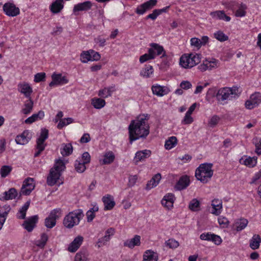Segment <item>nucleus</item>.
Segmentation results:
<instances>
[{
  "mask_svg": "<svg viewBox=\"0 0 261 261\" xmlns=\"http://www.w3.org/2000/svg\"><path fill=\"white\" fill-rule=\"evenodd\" d=\"M48 130L45 128L41 129L40 135L37 140L36 149H40V150H44L46 144H44L45 140L48 138Z\"/></svg>",
  "mask_w": 261,
  "mask_h": 261,
  "instance_id": "nucleus-13",
  "label": "nucleus"
},
{
  "mask_svg": "<svg viewBox=\"0 0 261 261\" xmlns=\"http://www.w3.org/2000/svg\"><path fill=\"white\" fill-rule=\"evenodd\" d=\"M108 237H107V236H104L102 238H99L96 245H95V246L97 247L98 248H99L102 246H103L104 245H105L108 242H109V241L108 240Z\"/></svg>",
  "mask_w": 261,
  "mask_h": 261,
  "instance_id": "nucleus-57",
  "label": "nucleus"
},
{
  "mask_svg": "<svg viewBox=\"0 0 261 261\" xmlns=\"http://www.w3.org/2000/svg\"><path fill=\"white\" fill-rule=\"evenodd\" d=\"M92 6V3L90 1H86L83 3H79L74 5L73 12L75 13L79 11H87L91 9Z\"/></svg>",
  "mask_w": 261,
  "mask_h": 261,
  "instance_id": "nucleus-21",
  "label": "nucleus"
},
{
  "mask_svg": "<svg viewBox=\"0 0 261 261\" xmlns=\"http://www.w3.org/2000/svg\"><path fill=\"white\" fill-rule=\"evenodd\" d=\"M18 90L21 93L23 94L27 98H31V95L33 92V90L29 84L25 82L18 84Z\"/></svg>",
  "mask_w": 261,
  "mask_h": 261,
  "instance_id": "nucleus-15",
  "label": "nucleus"
},
{
  "mask_svg": "<svg viewBox=\"0 0 261 261\" xmlns=\"http://www.w3.org/2000/svg\"><path fill=\"white\" fill-rule=\"evenodd\" d=\"M35 187L34 179L33 178L28 177L23 182L20 190V193L24 195H29L34 189Z\"/></svg>",
  "mask_w": 261,
  "mask_h": 261,
  "instance_id": "nucleus-8",
  "label": "nucleus"
},
{
  "mask_svg": "<svg viewBox=\"0 0 261 261\" xmlns=\"http://www.w3.org/2000/svg\"><path fill=\"white\" fill-rule=\"evenodd\" d=\"M199 206L200 203L197 199H192L189 204V208L192 211H198Z\"/></svg>",
  "mask_w": 261,
  "mask_h": 261,
  "instance_id": "nucleus-51",
  "label": "nucleus"
},
{
  "mask_svg": "<svg viewBox=\"0 0 261 261\" xmlns=\"http://www.w3.org/2000/svg\"><path fill=\"white\" fill-rule=\"evenodd\" d=\"M155 57V53H153L152 49L149 48L148 50V53L145 54L140 57L139 61L141 63H143L150 60L154 59Z\"/></svg>",
  "mask_w": 261,
  "mask_h": 261,
  "instance_id": "nucleus-36",
  "label": "nucleus"
},
{
  "mask_svg": "<svg viewBox=\"0 0 261 261\" xmlns=\"http://www.w3.org/2000/svg\"><path fill=\"white\" fill-rule=\"evenodd\" d=\"M115 86L105 88L99 91L98 96L102 98H107L111 96L112 92L115 91Z\"/></svg>",
  "mask_w": 261,
  "mask_h": 261,
  "instance_id": "nucleus-35",
  "label": "nucleus"
},
{
  "mask_svg": "<svg viewBox=\"0 0 261 261\" xmlns=\"http://www.w3.org/2000/svg\"><path fill=\"white\" fill-rule=\"evenodd\" d=\"M115 158V154L112 151H108L104 154L102 164L104 165L110 164L114 162Z\"/></svg>",
  "mask_w": 261,
  "mask_h": 261,
  "instance_id": "nucleus-40",
  "label": "nucleus"
},
{
  "mask_svg": "<svg viewBox=\"0 0 261 261\" xmlns=\"http://www.w3.org/2000/svg\"><path fill=\"white\" fill-rule=\"evenodd\" d=\"M102 201L105 205V210H111L115 205V202L114 201L113 197L110 195H107L103 196L102 198Z\"/></svg>",
  "mask_w": 261,
  "mask_h": 261,
  "instance_id": "nucleus-25",
  "label": "nucleus"
},
{
  "mask_svg": "<svg viewBox=\"0 0 261 261\" xmlns=\"http://www.w3.org/2000/svg\"><path fill=\"white\" fill-rule=\"evenodd\" d=\"M47 240V235L46 233H43L41 234L40 239L37 241L36 245L40 247H44Z\"/></svg>",
  "mask_w": 261,
  "mask_h": 261,
  "instance_id": "nucleus-53",
  "label": "nucleus"
},
{
  "mask_svg": "<svg viewBox=\"0 0 261 261\" xmlns=\"http://www.w3.org/2000/svg\"><path fill=\"white\" fill-rule=\"evenodd\" d=\"M163 199H166V200L168 201V206H173L175 200V197L173 194L169 193L166 195Z\"/></svg>",
  "mask_w": 261,
  "mask_h": 261,
  "instance_id": "nucleus-59",
  "label": "nucleus"
},
{
  "mask_svg": "<svg viewBox=\"0 0 261 261\" xmlns=\"http://www.w3.org/2000/svg\"><path fill=\"white\" fill-rule=\"evenodd\" d=\"M191 115L190 114L186 113L184 118L182 120V123L184 124H191L193 122L194 120Z\"/></svg>",
  "mask_w": 261,
  "mask_h": 261,
  "instance_id": "nucleus-62",
  "label": "nucleus"
},
{
  "mask_svg": "<svg viewBox=\"0 0 261 261\" xmlns=\"http://www.w3.org/2000/svg\"><path fill=\"white\" fill-rule=\"evenodd\" d=\"M74 169L78 173H83L86 169V164L81 160H76L74 163Z\"/></svg>",
  "mask_w": 261,
  "mask_h": 261,
  "instance_id": "nucleus-44",
  "label": "nucleus"
},
{
  "mask_svg": "<svg viewBox=\"0 0 261 261\" xmlns=\"http://www.w3.org/2000/svg\"><path fill=\"white\" fill-rule=\"evenodd\" d=\"M220 118L217 115H214L210 120L208 124L211 127H214L217 124Z\"/></svg>",
  "mask_w": 261,
  "mask_h": 261,
  "instance_id": "nucleus-63",
  "label": "nucleus"
},
{
  "mask_svg": "<svg viewBox=\"0 0 261 261\" xmlns=\"http://www.w3.org/2000/svg\"><path fill=\"white\" fill-rule=\"evenodd\" d=\"M200 60V55L197 54L184 55L180 57L179 64L185 68H191L199 63Z\"/></svg>",
  "mask_w": 261,
  "mask_h": 261,
  "instance_id": "nucleus-5",
  "label": "nucleus"
},
{
  "mask_svg": "<svg viewBox=\"0 0 261 261\" xmlns=\"http://www.w3.org/2000/svg\"><path fill=\"white\" fill-rule=\"evenodd\" d=\"M62 216V210L60 208H55L52 210L48 217L51 218L55 219V220L57 221V220L59 219Z\"/></svg>",
  "mask_w": 261,
  "mask_h": 261,
  "instance_id": "nucleus-47",
  "label": "nucleus"
},
{
  "mask_svg": "<svg viewBox=\"0 0 261 261\" xmlns=\"http://www.w3.org/2000/svg\"><path fill=\"white\" fill-rule=\"evenodd\" d=\"M240 162L242 164H244L249 167H253L255 166L257 163L256 159L251 157H247L245 159L242 158L240 160Z\"/></svg>",
  "mask_w": 261,
  "mask_h": 261,
  "instance_id": "nucleus-39",
  "label": "nucleus"
},
{
  "mask_svg": "<svg viewBox=\"0 0 261 261\" xmlns=\"http://www.w3.org/2000/svg\"><path fill=\"white\" fill-rule=\"evenodd\" d=\"M84 216V214L82 210H75L65 216L63 222V225L66 228H72L79 224Z\"/></svg>",
  "mask_w": 261,
  "mask_h": 261,
  "instance_id": "nucleus-4",
  "label": "nucleus"
},
{
  "mask_svg": "<svg viewBox=\"0 0 261 261\" xmlns=\"http://www.w3.org/2000/svg\"><path fill=\"white\" fill-rule=\"evenodd\" d=\"M153 72L152 66L148 65H146L140 72V75L144 77L147 78L150 77V75Z\"/></svg>",
  "mask_w": 261,
  "mask_h": 261,
  "instance_id": "nucleus-46",
  "label": "nucleus"
},
{
  "mask_svg": "<svg viewBox=\"0 0 261 261\" xmlns=\"http://www.w3.org/2000/svg\"><path fill=\"white\" fill-rule=\"evenodd\" d=\"M211 241L217 245H219L221 244L222 240L219 236L212 233Z\"/></svg>",
  "mask_w": 261,
  "mask_h": 261,
  "instance_id": "nucleus-61",
  "label": "nucleus"
},
{
  "mask_svg": "<svg viewBox=\"0 0 261 261\" xmlns=\"http://www.w3.org/2000/svg\"><path fill=\"white\" fill-rule=\"evenodd\" d=\"M212 167L213 164L211 163L200 164L195 171V176L197 179L203 184L209 181L214 173Z\"/></svg>",
  "mask_w": 261,
  "mask_h": 261,
  "instance_id": "nucleus-3",
  "label": "nucleus"
},
{
  "mask_svg": "<svg viewBox=\"0 0 261 261\" xmlns=\"http://www.w3.org/2000/svg\"><path fill=\"white\" fill-rule=\"evenodd\" d=\"M238 89L225 87L219 89L217 93L216 97L219 101L230 100L238 97Z\"/></svg>",
  "mask_w": 261,
  "mask_h": 261,
  "instance_id": "nucleus-6",
  "label": "nucleus"
},
{
  "mask_svg": "<svg viewBox=\"0 0 261 261\" xmlns=\"http://www.w3.org/2000/svg\"><path fill=\"white\" fill-rule=\"evenodd\" d=\"M253 143L255 146V152L258 155L261 154V138L255 137L253 139Z\"/></svg>",
  "mask_w": 261,
  "mask_h": 261,
  "instance_id": "nucleus-50",
  "label": "nucleus"
},
{
  "mask_svg": "<svg viewBox=\"0 0 261 261\" xmlns=\"http://www.w3.org/2000/svg\"><path fill=\"white\" fill-rule=\"evenodd\" d=\"M91 104L94 108L100 109L105 106L106 101L100 98H93L91 100Z\"/></svg>",
  "mask_w": 261,
  "mask_h": 261,
  "instance_id": "nucleus-42",
  "label": "nucleus"
},
{
  "mask_svg": "<svg viewBox=\"0 0 261 261\" xmlns=\"http://www.w3.org/2000/svg\"><path fill=\"white\" fill-rule=\"evenodd\" d=\"M247 9V6L246 4L241 3L238 6V9L235 13V16L238 17H244L246 14V10Z\"/></svg>",
  "mask_w": 261,
  "mask_h": 261,
  "instance_id": "nucleus-43",
  "label": "nucleus"
},
{
  "mask_svg": "<svg viewBox=\"0 0 261 261\" xmlns=\"http://www.w3.org/2000/svg\"><path fill=\"white\" fill-rule=\"evenodd\" d=\"M56 222L57 221L55 220V219H53L50 218L49 217H47L45 219L44 224L47 228H51L56 225Z\"/></svg>",
  "mask_w": 261,
  "mask_h": 261,
  "instance_id": "nucleus-54",
  "label": "nucleus"
},
{
  "mask_svg": "<svg viewBox=\"0 0 261 261\" xmlns=\"http://www.w3.org/2000/svg\"><path fill=\"white\" fill-rule=\"evenodd\" d=\"M177 143V139L176 137L172 136L166 140L165 143V147L166 149H171Z\"/></svg>",
  "mask_w": 261,
  "mask_h": 261,
  "instance_id": "nucleus-45",
  "label": "nucleus"
},
{
  "mask_svg": "<svg viewBox=\"0 0 261 261\" xmlns=\"http://www.w3.org/2000/svg\"><path fill=\"white\" fill-rule=\"evenodd\" d=\"M220 65L219 61L216 59L212 58L211 60L207 59L203 61V63L198 66V69L202 72L207 70H212L218 68Z\"/></svg>",
  "mask_w": 261,
  "mask_h": 261,
  "instance_id": "nucleus-7",
  "label": "nucleus"
},
{
  "mask_svg": "<svg viewBox=\"0 0 261 261\" xmlns=\"http://www.w3.org/2000/svg\"><path fill=\"white\" fill-rule=\"evenodd\" d=\"M211 205L212 206L211 213L216 216L220 215L222 208V200L219 199H215L212 200Z\"/></svg>",
  "mask_w": 261,
  "mask_h": 261,
  "instance_id": "nucleus-20",
  "label": "nucleus"
},
{
  "mask_svg": "<svg viewBox=\"0 0 261 261\" xmlns=\"http://www.w3.org/2000/svg\"><path fill=\"white\" fill-rule=\"evenodd\" d=\"M248 223V221L246 219H238L233 225V229H236L237 231H240L247 226Z\"/></svg>",
  "mask_w": 261,
  "mask_h": 261,
  "instance_id": "nucleus-30",
  "label": "nucleus"
},
{
  "mask_svg": "<svg viewBox=\"0 0 261 261\" xmlns=\"http://www.w3.org/2000/svg\"><path fill=\"white\" fill-rule=\"evenodd\" d=\"M52 81L49 84L51 87L57 85H62L68 82V80L65 76H62L61 73H53L51 75Z\"/></svg>",
  "mask_w": 261,
  "mask_h": 261,
  "instance_id": "nucleus-12",
  "label": "nucleus"
},
{
  "mask_svg": "<svg viewBox=\"0 0 261 261\" xmlns=\"http://www.w3.org/2000/svg\"><path fill=\"white\" fill-rule=\"evenodd\" d=\"M261 102V96L259 93L252 94L250 98L245 103L246 109L251 110L257 107Z\"/></svg>",
  "mask_w": 261,
  "mask_h": 261,
  "instance_id": "nucleus-10",
  "label": "nucleus"
},
{
  "mask_svg": "<svg viewBox=\"0 0 261 261\" xmlns=\"http://www.w3.org/2000/svg\"><path fill=\"white\" fill-rule=\"evenodd\" d=\"M65 163L62 160H57L53 167L50 169L47 177V185L53 186L56 185L61 175L62 172L65 170Z\"/></svg>",
  "mask_w": 261,
  "mask_h": 261,
  "instance_id": "nucleus-2",
  "label": "nucleus"
},
{
  "mask_svg": "<svg viewBox=\"0 0 261 261\" xmlns=\"http://www.w3.org/2000/svg\"><path fill=\"white\" fill-rule=\"evenodd\" d=\"M148 114L139 116L135 120H132L129 125V138L130 143L140 138L145 139L149 133V125Z\"/></svg>",
  "mask_w": 261,
  "mask_h": 261,
  "instance_id": "nucleus-1",
  "label": "nucleus"
},
{
  "mask_svg": "<svg viewBox=\"0 0 261 261\" xmlns=\"http://www.w3.org/2000/svg\"><path fill=\"white\" fill-rule=\"evenodd\" d=\"M261 243V238L258 234H254L250 240L249 246L253 250L259 248Z\"/></svg>",
  "mask_w": 261,
  "mask_h": 261,
  "instance_id": "nucleus-33",
  "label": "nucleus"
},
{
  "mask_svg": "<svg viewBox=\"0 0 261 261\" xmlns=\"http://www.w3.org/2000/svg\"><path fill=\"white\" fill-rule=\"evenodd\" d=\"M214 35L216 39L221 42H223L228 39V36L225 35V34L221 31H218L215 32Z\"/></svg>",
  "mask_w": 261,
  "mask_h": 261,
  "instance_id": "nucleus-49",
  "label": "nucleus"
},
{
  "mask_svg": "<svg viewBox=\"0 0 261 261\" xmlns=\"http://www.w3.org/2000/svg\"><path fill=\"white\" fill-rule=\"evenodd\" d=\"M44 116V113L42 111H40L38 113L34 114L31 117L25 120L26 124H31L34 122L42 119Z\"/></svg>",
  "mask_w": 261,
  "mask_h": 261,
  "instance_id": "nucleus-34",
  "label": "nucleus"
},
{
  "mask_svg": "<svg viewBox=\"0 0 261 261\" xmlns=\"http://www.w3.org/2000/svg\"><path fill=\"white\" fill-rule=\"evenodd\" d=\"M24 103V108L21 110V113L24 115H28L31 113L33 110L34 102L31 98H28Z\"/></svg>",
  "mask_w": 261,
  "mask_h": 261,
  "instance_id": "nucleus-31",
  "label": "nucleus"
},
{
  "mask_svg": "<svg viewBox=\"0 0 261 261\" xmlns=\"http://www.w3.org/2000/svg\"><path fill=\"white\" fill-rule=\"evenodd\" d=\"M157 0H149L138 6L135 12L139 15H143L147 11L152 9L157 4Z\"/></svg>",
  "mask_w": 261,
  "mask_h": 261,
  "instance_id": "nucleus-9",
  "label": "nucleus"
},
{
  "mask_svg": "<svg viewBox=\"0 0 261 261\" xmlns=\"http://www.w3.org/2000/svg\"><path fill=\"white\" fill-rule=\"evenodd\" d=\"M83 241L84 238L81 236H78L69 244L68 250L70 252H75L80 248Z\"/></svg>",
  "mask_w": 261,
  "mask_h": 261,
  "instance_id": "nucleus-18",
  "label": "nucleus"
},
{
  "mask_svg": "<svg viewBox=\"0 0 261 261\" xmlns=\"http://www.w3.org/2000/svg\"><path fill=\"white\" fill-rule=\"evenodd\" d=\"M78 160H81L82 162L86 165L90 163L91 161V156L90 154L88 152L86 151L83 153L82 158L79 159Z\"/></svg>",
  "mask_w": 261,
  "mask_h": 261,
  "instance_id": "nucleus-60",
  "label": "nucleus"
},
{
  "mask_svg": "<svg viewBox=\"0 0 261 261\" xmlns=\"http://www.w3.org/2000/svg\"><path fill=\"white\" fill-rule=\"evenodd\" d=\"M64 8L63 0H55L49 7L50 11L54 14H57L61 11Z\"/></svg>",
  "mask_w": 261,
  "mask_h": 261,
  "instance_id": "nucleus-22",
  "label": "nucleus"
},
{
  "mask_svg": "<svg viewBox=\"0 0 261 261\" xmlns=\"http://www.w3.org/2000/svg\"><path fill=\"white\" fill-rule=\"evenodd\" d=\"M161 179V174L157 173L154 175L151 179L147 182L146 186V190H150L151 189L156 187L159 183Z\"/></svg>",
  "mask_w": 261,
  "mask_h": 261,
  "instance_id": "nucleus-27",
  "label": "nucleus"
},
{
  "mask_svg": "<svg viewBox=\"0 0 261 261\" xmlns=\"http://www.w3.org/2000/svg\"><path fill=\"white\" fill-rule=\"evenodd\" d=\"M151 90L154 94L159 96H162L169 92V89L167 87L160 85H153Z\"/></svg>",
  "mask_w": 261,
  "mask_h": 261,
  "instance_id": "nucleus-26",
  "label": "nucleus"
},
{
  "mask_svg": "<svg viewBox=\"0 0 261 261\" xmlns=\"http://www.w3.org/2000/svg\"><path fill=\"white\" fill-rule=\"evenodd\" d=\"M3 8L5 14L9 16L14 17L20 13L19 8L16 7L13 3H5L3 6Z\"/></svg>",
  "mask_w": 261,
  "mask_h": 261,
  "instance_id": "nucleus-11",
  "label": "nucleus"
},
{
  "mask_svg": "<svg viewBox=\"0 0 261 261\" xmlns=\"http://www.w3.org/2000/svg\"><path fill=\"white\" fill-rule=\"evenodd\" d=\"M210 15L215 19H218L221 20H224L226 21H229L230 20V17L227 16L224 11H216L212 12L210 13Z\"/></svg>",
  "mask_w": 261,
  "mask_h": 261,
  "instance_id": "nucleus-28",
  "label": "nucleus"
},
{
  "mask_svg": "<svg viewBox=\"0 0 261 261\" xmlns=\"http://www.w3.org/2000/svg\"><path fill=\"white\" fill-rule=\"evenodd\" d=\"M151 154V151L148 149L138 151L136 153L134 161L136 164H137L138 162L143 161L146 159L149 158Z\"/></svg>",
  "mask_w": 261,
  "mask_h": 261,
  "instance_id": "nucleus-19",
  "label": "nucleus"
},
{
  "mask_svg": "<svg viewBox=\"0 0 261 261\" xmlns=\"http://www.w3.org/2000/svg\"><path fill=\"white\" fill-rule=\"evenodd\" d=\"M190 178L187 175L182 176L175 186L176 190L181 191L186 189L190 184Z\"/></svg>",
  "mask_w": 261,
  "mask_h": 261,
  "instance_id": "nucleus-17",
  "label": "nucleus"
},
{
  "mask_svg": "<svg viewBox=\"0 0 261 261\" xmlns=\"http://www.w3.org/2000/svg\"><path fill=\"white\" fill-rule=\"evenodd\" d=\"M158 259L157 253L153 251L147 250L144 253L143 261H158Z\"/></svg>",
  "mask_w": 261,
  "mask_h": 261,
  "instance_id": "nucleus-32",
  "label": "nucleus"
},
{
  "mask_svg": "<svg viewBox=\"0 0 261 261\" xmlns=\"http://www.w3.org/2000/svg\"><path fill=\"white\" fill-rule=\"evenodd\" d=\"M38 220L37 215L32 216L23 222V226L28 232H31L34 228Z\"/></svg>",
  "mask_w": 261,
  "mask_h": 261,
  "instance_id": "nucleus-16",
  "label": "nucleus"
},
{
  "mask_svg": "<svg viewBox=\"0 0 261 261\" xmlns=\"http://www.w3.org/2000/svg\"><path fill=\"white\" fill-rule=\"evenodd\" d=\"M17 196V192L15 188H11L8 191L5 192L3 195L0 196L1 200H8L13 199Z\"/></svg>",
  "mask_w": 261,
  "mask_h": 261,
  "instance_id": "nucleus-24",
  "label": "nucleus"
},
{
  "mask_svg": "<svg viewBox=\"0 0 261 261\" xmlns=\"http://www.w3.org/2000/svg\"><path fill=\"white\" fill-rule=\"evenodd\" d=\"M141 237L139 235H135L133 238L127 240L124 242V246L129 248H133L135 246L140 245Z\"/></svg>",
  "mask_w": 261,
  "mask_h": 261,
  "instance_id": "nucleus-23",
  "label": "nucleus"
},
{
  "mask_svg": "<svg viewBox=\"0 0 261 261\" xmlns=\"http://www.w3.org/2000/svg\"><path fill=\"white\" fill-rule=\"evenodd\" d=\"M96 43H98L99 46L103 47L106 45V39L101 36H98L94 39Z\"/></svg>",
  "mask_w": 261,
  "mask_h": 261,
  "instance_id": "nucleus-64",
  "label": "nucleus"
},
{
  "mask_svg": "<svg viewBox=\"0 0 261 261\" xmlns=\"http://www.w3.org/2000/svg\"><path fill=\"white\" fill-rule=\"evenodd\" d=\"M73 147L71 143H63L61 149V154L64 156H68L72 153Z\"/></svg>",
  "mask_w": 261,
  "mask_h": 261,
  "instance_id": "nucleus-38",
  "label": "nucleus"
},
{
  "mask_svg": "<svg viewBox=\"0 0 261 261\" xmlns=\"http://www.w3.org/2000/svg\"><path fill=\"white\" fill-rule=\"evenodd\" d=\"M150 48L153 53H155L156 56H159L162 54V57L166 56V51L163 47L159 44L155 43L150 44Z\"/></svg>",
  "mask_w": 261,
  "mask_h": 261,
  "instance_id": "nucleus-29",
  "label": "nucleus"
},
{
  "mask_svg": "<svg viewBox=\"0 0 261 261\" xmlns=\"http://www.w3.org/2000/svg\"><path fill=\"white\" fill-rule=\"evenodd\" d=\"M165 244L170 248H176L179 246V243L174 239H170L165 242Z\"/></svg>",
  "mask_w": 261,
  "mask_h": 261,
  "instance_id": "nucleus-56",
  "label": "nucleus"
},
{
  "mask_svg": "<svg viewBox=\"0 0 261 261\" xmlns=\"http://www.w3.org/2000/svg\"><path fill=\"white\" fill-rule=\"evenodd\" d=\"M12 167L9 166L5 165L2 167L0 173L2 177H6L12 171Z\"/></svg>",
  "mask_w": 261,
  "mask_h": 261,
  "instance_id": "nucleus-52",
  "label": "nucleus"
},
{
  "mask_svg": "<svg viewBox=\"0 0 261 261\" xmlns=\"http://www.w3.org/2000/svg\"><path fill=\"white\" fill-rule=\"evenodd\" d=\"M73 119L72 118L69 117L67 118L61 119L57 125V127L59 129H62L65 126H66L73 122Z\"/></svg>",
  "mask_w": 261,
  "mask_h": 261,
  "instance_id": "nucleus-48",
  "label": "nucleus"
},
{
  "mask_svg": "<svg viewBox=\"0 0 261 261\" xmlns=\"http://www.w3.org/2000/svg\"><path fill=\"white\" fill-rule=\"evenodd\" d=\"M88 253L86 250H82L77 252L74 257V261H88Z\"/></svg>",
  "mask_w": 261,
  "mask_h": 261,
  "instance_id": "nucleus-41",
  "label": "nucleus"
},
{
  "mask_svg": "<svg viewBox=\"0 0 261 261\" xmlns=\"http://www.w3.org/2000/svg\"><path fill=\"white\" fill-rule=\"evenodd\" d=\"M30 204V201H27L20 208L17 214V218L19 219H24L26 216V212Z\"/></svg>",
  "mask_w": 261,
  "mask_h": 261,
  "instance_id": "nucleus-37",
  "label": "nucleus"
},
{
  "mask_svg": "<svg viewBox=\"0 0 261 261\" xmlns=\"http://www.w3.org/2000/svg\"><path fill=\"white\" fill-rule=\"evenodd\" d=\"M90 50L84 51L81 55V61L83 63H87L89 61H91L90 56Z\"/></svg>",
  "mask_w": 261,
  "mask_h": 261,
  "instance_id": "nucleus-55",
  "label": "nucleus"
},
{
  "mask_svg": "<svg viewBox=\"0 0 261 261\" xmlns=\"http://www.w3.org/2000/svg\"><path fill=\"white\" fill-rule=\"evenodd\" d=\"M31 138L32 135L29 130H25L21 135L16 136L15 141L18 144L25 145L29 142Z\"/></svg>",
  "mask_w": 261,
  "mask_h": 261,
  "instance_id": "nucleus-14",
  "label": "nucleus"
},
{
  "mask_svg": "<svg viewBox=\"0 0 261 261\" xmlns=\"http://www.w3.org/2000/svg\"><path fill=\"white\" fill-rule=\"evenodd\" d=\"M46 76L45 73L40 72L37 73L34 76V82L36 83H39L45 80Z\"/></svg>",
  "mask_w": 261,
  "mask_h": 261,
  "instance_id": "nucleus-58",
  "label": "nucleus"
}]
</instances>
